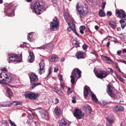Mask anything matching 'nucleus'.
Masks as SVG:
<instances>
[{"mask_svg": "<svg viewBox=\"0 0 126 126\" xmlns=\"http://www.w3.org/2000/svg\"><path fill=\"white\" fill-rule=\"evenodd\" d=\"M31 8L33 12L37 15L40 14L42 11L44 10V4L41 2H37L32 4Z\"/></svg>", "mask_w": 126, "mask_h": 126, "instance_id": "nucleus-1", "label": "nucleus"}, {"mask_svg": "<svg viewBox=\"0 0 126 126\" xmlns=\"http://www.w3.org/2000/svg\"><path fill=\"white\" fill-rule=\"evenodd\" d=\"M81 71H80L78 68L74 69L71 73L70 76L71 78V82L72 84V86L74 87V84L76 83V81L75 80V78L77 77V74H78L79 76L78 78H80L81 76Z\"/></svg>", "mask_w": 126, "mask_h": 126, "instance_id": "nucleus-2", "label": "nucleus"}, {"mask_svg": "<svg viewBox=\"0 0 126 126\" xmlns=\"http://www.w3.org/2000/svg\"><path fill=\"white\" fill-rule=\"evenodd\" d=\"M11 78L9 76H8L4 72L0 73V83L6 84L11 82Z\"/></svg>", "mask_w": 126, "mask_h": 126, "instance_id": "nucleus-3", "label": "nucleus"}, {"mask_svg": "<svg viewBox=\"0 0 126 126\" xmlns=\"http://www.w3.org/2000/svg\"><path fill=\"white\" fill-rule=\"evenodd\" d=\"M13 6V4H11L5 8L4 12L6 14V15L7 16L11 17L15 15L14 9Z\"/></svg>", "mask_w": 126, "mask_h": 126, "instance_id": "nucleus-4", "label": "nucleus"}, {"mask_svg": "<svg viewBox=\"0 0 126 126\" xmlns=\"http://www.w3.org/2000/svg\"><path fill=\"white\" fill-rule=\"evenodd\" d=\"M59 27V21L58 18L55 17L53 19L50 24V27L51 29L54 31L57 30Z\"/></svg>", "mask_w": 126, "mask_h": 126, "instance_id": "nucleus-5", "label": "nucleus"}, {"mask_svg": "<svg viewBox=\"0 0 126 126\" xmlns=\"http://www.w3.org/2000/svg\"><path fill=\"white\" fill-rule=\"evenodd\" d=\"M88 9L86 7L83 8L82 9H79L77 11V14L79 16L80 18L82 19V18L85 16L88 12Z\"/></svg>", "mask_w": 126, "mask_h": 126, "instance_id": "nucleus-6", "label": "nucleus"}, {"mask_svg": "<svg viewBox=\"0 0 126 126\" xmlns=\"http://www.w3.org/2000/svg\"><path fill=\"white\" fill-rule=\"evenodd\" d=\"M24 95L27 98L34 100L37 98L38 96V94L28 92L25 93Z\"/></svg>", "mask_w": 126, "mask_h": 126, "instance_id": "nucleus-7", "label": "nucleus"}, {"mask_svg": "<svg viewBox=\"0 0 126 126\" xmlns=\"http://www.w3.org/2000/svg\"><path fill=\"white\" fill-rule=\"evenodd\" d=\"M39 111L41 114V117L46 119H48V114L47 111L41 108H40Z\"/></svg>", "mask_w": 126, "mask_h": 126, "instance_id": "nucleus-8", "label": "nucleus"}, {"mask_svg": "<svg viewBox=\"0 0 126 126\" xmlns=\"http://www.w3.org/2000/svg\"><path fill=\"white\" fill-rule=\"evenodd\" d=\"M108 90L107 92L109 95L111 97L114 98L115 97V94L114 92L111 89L112 87L110 84L107 86Z\"/></svg>", "mask_w": 126, "mask_h": 126, "instance_id": "nucleus-9", "label": "nucleus"}, {"mask_svg": "<svg viewBox=\"0 0 126 126\" xmlns=\"http://www.w3.org/2000/svg\"><path fill=\"white\" fill-rule=\"evenodd\" d=\"M108 75L107 72L105 71H100L99 73L95 74L96 76L98 78L102 79L105 78Z\"/></svg>", "mask_w": 126, "mask_h": 126, "instance_id": "nucleus-10", "label": "nucleus"}, {"mask_svg": "<svg viewBox=\"0 0 126 126\" xmlns=\"http://www.w3.org/2000/svg\"><path fill=\"white\" fill-rule=\"evenodd\" d=\"M116 13L117 14V16L120 18H126V16L125 12L122 10H118L117 9L116 11Z\"/></svg>", "mask_w": 126, "mask_h": 126, "instance_id": "nucleus-11", "label": "nucleus"}, {"mask_svg": "<svg viewBox=\"0 0 126 126\" xmlns=\"http://www.w3.org/2000/svg\"><path fill=\"white\" fill-rule=\"evenodd\" d=\"M74 115L76 118L79 119L82 118V116L81 110L78 109L75 110L74 112Z\"/></svg>", "mask_w": 126, "mask_h": 126, "instance_id": "nucleus-12", "label": "nucleus"}, {"mask_svg": "<svg viewBox=\"0 0 126 126\" xmlns=\"http://www.w3.org/2000/svg\"><path fill=\"white\" fill-rule=\"evenodd\" d=\"M39 64L40 67V69L39 70L38 73L40 75H41L45 72V69L44 68L45 66L44 61L43 60H42L40 63H39Z\"/></svg>", "mask_w": 126, "mask_h": 126, "instance_id": "nucleus-13", "label": "nucleus"}, {"mask_svg": "<svg viewBox=\"0 0 126 126\" xmlns=\"http://www.w3.org/2000/svg\"><path fill=\"white\" fill-rule=\"evenodd\" d=\"M29 77L31 82H35L37 81L38 80L37 76L34 73H31L29 75Z\"/></svg>", "mask_w": 126, "mask_h": 126, "instance_id": "nucleus-14", "label": "nucleus"}, {"mask_svg": "<svg viewBox=\"0 0 126 126\" xmlns=\"http://www.w3.org/2000/svg\"><path fill=\"white\" fill-rule=\"evenodd\" d=\"M16 55L15 54H9L8 55L9 62L13 63H15Z\"/></svg>", "mask_w": 126, "mask_h": 126, "instance_id": "nucleus-15", "label": "nucleus"}, {"mask_svg": "<svg viewBox=\"0 0 126 126\" xmlns=\"http://www.w3.org/2000/svg\"><path fill=\"white\" fill-rule=\"evenodd\" d=\"M58 123L60 126H68V124H67L65 119H62L59 120Z\"/></svg>", "mask_w": 126, "mask_h": 126, "instance_id": "nucleus-16", "label": "nucleus"}, {"mask_svg": "<svg viewBox=\"0 0 126 126\" xmlns=\"http://www.w3.org/2000/svg\"><path fill=\"white\" fill-rule=\"evenodd\" d=\"M76 58L78 59L85 58L84 55V53L80 51H79L76 53Z\"/></svg>", "mask_w": 126, "mask_h": 126, "instance_id": "nucleus-17", "label": "nucleus"}, {"mask_svg": "<svg viewBox=\"0 0 126 126\" xmlns=\"http://www.w3.org/2000/svg\"><path fill=\"white\" fill-rule=\"evenodd\" d=\"M69 27L71 28L72 30L73 31V32L75 33L76 35L78 36H79V35L75 29V25L74 23L72 22L69 25H68Z\"/></svg>", "mask_w": 126, "mask_h": 126, "instance_id": "nucleus-18", "label": "nucleus"}, {"mask_svg": "<svg viewBox=\"0 0 126 126\" xmlns=\"http://www.w3.org/2000/svg\"><path fill=\"white\" fill-rule=\"evenodd\" d=\"M90 91L89 88L87 86H85L84 88V96L85 97L87 96L89 92Z\"/></svg>", "mask_w": 126, "mask_h": 126, "instance_id": "nucleus-19", "label": "nucleus"}, {"mask_svg": "<svg viewBox=\"0 0 126 126\" xmlns=\"http://www.w3.org/2000/svg\"><path fill=\"white\" fill-rule=\"evenodd\" d=\"M50 60L52 62H57L59 60L58 58L56 56H51L49 57Z\"/></svg>", "mask_w": 126, "mask_h": 126, "instance_id": "nucleus-20", "label": "nucleus"}, {"mask_svg": "<svg viewBox=\"0 0 126 126\" xmlns=\"http://www.w3.org/2000/svg\"><path fill=\"white\" fill-rule=\"evenodd\" d=\"M84 4L81 2H79L78 3L76 6V8L77 10H78V9L80 10L84 8Z\"/></svg>", "mask_w": 126, "mask_h": 126, "instance_id": "nucleus-21", "label": "nucleus"}, {"mask_svg": "<svg viewBox=\"0 0 126 126\" xmlns=\"http://www.w3.org/2000/svg\"><path fill=\"white\" fill-rule=\"evenodd\" d=\"M5 89L6 90L7 92L8 95V96L11 98L13 94V93L11 90L8 87H6Z\"/></svg>", "mask_w": 126, "mask_h": 126, "instance_id": "nucleus-22", "label": "nucleus"}, {"mask_svg": "<svg viewBox=\"0 0 126 126\" xmlns=\"http://www.w3.org/2000/svg\"><path fill=\"white\" fill-rule=\"evenodd\" d=\"M109 25L110 27L112 29H115L117 27L116 23L112 21H109Z\"/></svg>", "mask_w": 126, "mask_h": 126, "instance_id": "nucleus-23", "label": "nucleus"}, {"mask_svg": "<svg viewBox=\"0 0 126 126\" xmlns=\"http://www.w3.org/2000/svg\"><path fill=\"white\" fill-rule=\"evenodd\" d=\"M115 109L116 111H123L124 108L123 106L118 105L115 107Z\"/></svg>", "mask_w": 126, "mask_h": 126, "instance_id": "nucleus-24", "label": "nucleus"}, {"mask_svg": "<svg viewBox=\"0 0 126 126\" xmlns=\"http://www.w3.org/2000/svg\"><path fill=\"white\" fill-rule=\"evenodd\" d=\"M30 55L29 56V61L31 63H32L34 61V55L33 52L30 53Z\"/></svg>", "mask_w": 126, "mask_h": 126, "instance_id": "nucleus-25", "label": "nucleus"}, {"mask_svg": "<svg viewBox=\"0 0 126 126\" xmlns=\"http://www.w3.org/2000/svg\"><path fill=\"white\" fill-rule=\"evenodd\" d=\"M54 112L57 115H60L61 112V110L60 108L58 107H56L55 109Z\"/></svg>", "mask_w": 126, "mask_h": 126, "instance_id": "nucleus-26", "label": "nucleus"}, {"mask_svg": "<svg viewBox=\"0 0 126 126\" xmlns=\"http://www.w3.org/2000/svg\"><path fill=\"white\" fill-rule=\"evenodd\" d=\"M33 33V32H31V33H29L28 36V40L31 42L34 41V40L32 38V34Z\"/></svg>", "mask_w": 126, "mask_h": 126, "instance_id": "nucleus-27", "label": "nucleus"}, {"mask_svg": "<svg viewBox=\"0 0 126 126\" xmlns=\"http://www.w3.org/2000/svg\"><path fill=\"white\" fill-rule=\"evenodd\" d=\"M12 105H14L15 106H17L18 105H21L22 104L21 102L18 101H14L11 103Z\"/></svg>", "mask_w": 126, "mask_h": 126, "instance_id": "nucleus-28", "label": "nucleus"}, {"mask_svg": "<svg viewBox=\"0 0 126 126\" xmlns=\"http://www.w3.org/2000/svg\"><path fill=\"white\" fill-rule=\"evenodd\" d=\"M103 57L105 61H108V63L110 64L111 63V62L113 63V62L110 57L107 56H104Z\"/></svg>", "mask_w": 126, "mask_h": 126, "instance_id": "nucleus-29", "label": "nucleus"}, {"mask_svg": "<svg viewBox=\"0 0 126 126\" xmlns=\"http://www.w3.org/2000/svg\"><path fill=\"white\" fill-rule=\"evenodd\" d=\"M91 95L92 98L93 100L95 101L96 102H97L98 101V99L97 98L96 96L94 93H93L91 92Z\"/></svg>", "mask_w": 126, "mask_h": 126, "instance_id": "nucleus-30", "label": "nucleus"}, {"mask_svg": "<svg viewBox=\"0 0 126 126\" xmlns=\"http://www.w3.org/2000/svg\"><path fill=\"white\" fill-rule=\"evenodd\" d=\"M85 27L84 26H81L79 27V32L82 34H83L84 32L83 31L85 29Z\"/></svg>", "mask_w": 126, "mask_h": 126, "instance_id": "nucleus-31", "label": "nucleus"}, {"mask_svg": "<svg viewBox=\"0 0 126 126\" xmlns=\"http://www.w3.org/2000/svg\"><path fill=\"white\" fill-rule=\"evenodd\" d=\"M45 45L46 49H50L53 47V45L50 43L47 44Z\"/></svg>", "mask_w": 126, "mask_h": 126, "instance_id": "nucleus-32", "label": "nucleus"}, {"mask_svg": "<svg viewBox=\"0 0 126 126\" xmlns=\"http://www.w3.org/2000/svg\"><path fill=\"white\" fill-rule=\"evenodd\" d=\"M107 119L108 121V122H109V124H108L107 123V125L110 126L111 125V124L112 123L113 121V120L112 119V118H110V117H108L107 118Z\"/></svg>", "mask_w": 126, "mask_h": 126, "instance_id": "nucleus-33", "label": "nucleus"}, {"mask_svg": "<svg viewBox=\"0 0 126 126\" xmlns=\"http://www.w3.org/2000/svg\"><path fill=\"white\" fill-rule=\"evenodd\" d=\"M21 59L22 58L21 57L18 56L17 55H16V62H15V63L21 62Z\"/></svg>", "mask_w": 126, "mask_h": 126, "instance_id": "nucleus-34", "label": "nucleus"}, {"mask_svg": "<svg viewBox=\"0 0 126 126\" xmlns=\"http://www.w3.org/2000/svg\"><path fill=\"white\" fill-rule=\"evenodd\" d=\"M99 15L101 17H104L105 16V13L101 10H100L99 12Z\"/></svg>", "mask_w": 126, "mask_h": 126, "instance_id": "nucleus-35", "label": "nucleus"}, {"mask_svg": "<svg viewBox=\"0 0 126 126\" xmlns=\"http://www.w3.org/2000/svg\"><path fill=\"white\" fill-rule=\"evenodd\" d=\"M41 84V83L40 82H37L35 83H33L32 85L31 86L30 88L32 89H33L36 86Z\"/></svg>", "mask_w": 126, "mask_h": 126, "instance_id": "nucleus-36", "label": "nucleus"}, {"mask_svg": "<svg viewBox=\"0 0 126 126\" xmlns=\"http://www.w3.org/2000/svg\"><path fill=\"white\" fill-rule=\"evenodd\" d=\"M73 44L74 45H76V47H79V43L76 40H74L73 42Z\"/></svg>", "mask_w": 126, "mask_h": 126, "instance_id": "nucleus-37", "label": "nucleus"}, {"mask_svg": "<svg viewBox=\"0 0 126 126\" xmlns=\"http://www.w3.org/2000/svg\"><path fill=\"white\" fill-rule=\"evenodd\" d=\"M107 104L108 103H106V102L104 101H102L101 103V106L105 108H106L107 107Z\"/></svg>", "mask_w": 126, "mask_h": 126, "instance_id": "nucleus-38", "label": "nucleus"}, {"mask_svg": "<svg viewBox=\"0 0 126 126\" xmlns=\"http://www.w3.org/2000/svg\"><path fill=\"white\" fill-rule=\"evenodd\" d=\"M56 93H58L59 95L61 96H63V94L61 91V90L60 89H59V90Z\"/></svg>", "mask_w": 126, "mask_h": 126, "instance_id": "nucleus-39", "label": "nucleus"}, {"mask_svg": "<svg viewBox=\"0 0 126 126\" xmlns=\"http://www.w3.org/2000/svg\"><path fill=\"white\" fill-rule=\"evenodd\" d=\"M36 48L40 49H46L45 45H43L40 47H37Z\"/></svg>", "mask_w": 126, "mask_h": 126, "instance_id": "nucleus-40", "label": "nucleus"}, {"mask_svg": "<svg viewBox=\"0 0 126 126\" xmlns=\"http://www.w3.org/2000/svg\"><path fill=\"white\" fill-rule=\"evenodd\" d=\"M34 123L35 124H36V123H38V122H37L36 121H35L34 122H33V121H32V122H31V121H30L29 120H27V123L29 125H32V124Z\"/></svg>", "mask_w": 126, "mask_h": 126, "instance_id": "nucleus-41", "label": "nucleus"}, {"mask_svg": "<svg viewBox=\"0 0 126 126\" xmlns=\"http://www.w3.org/2000/svg\"><path fill=\"white\" fill-rule=\"evenodd\" d=\"M117 60L118 62H122L126 64V61L124 59H117Z\"/></svg>", "mask_w": 126, "mask_h": 126, "instance_id": "nucleus-42", "label": "nucleus"}, {"mask_svg": "<svg viewBox=\"0 0 126 126\" xmlns=\"http://www.w3.org/2000/svg\"><path fill=\"white\" fill-rule=\"evenodd\" d=\"M9 121L11 126H17L14 122H12L11 120H9Z\"/></svg>", "mask_w": 126, "mask_h": 126, "instance_id": "nucleus-43", "label": "nucleus"}, {"mask_svg": "<svg viewBox=\"0 0 126 126\" xmlns=\"http://www.w3.org/2000/svg\"><path fill=\"white\" fill-rule=\"evenodd\" d=\"M66 22L67 23L68 25H69L72 22V21L71 20L69 19L68 18L66 19Z\"/></svg>", "mask_w": 126, "mask_h": 126, "instance_id": "nucleus-44", "label": "nucleus"}, {"mask_svg": "<svg viewBox=\"0 0 126 126\" xmlns=\"http://www.w3.org/2000/svg\"><path fill=\"white\" fill-rule=\"evenodd\" d=\"M86 108L88 110L89 113H91V109L90 107L88 105H87Z\"/></svg>", "mask_w": 126, "mask_h": 126, "instance_id": "nucleus-45", "label": "nucleus"}, {"mask_svg": "<svg viewBox=\"0 0 126 126\" xmlns=\"http://www.w3.org/2000/svg\"><path fill=\"white\" fill-rule=\"evenodd\" d=\"M52 67H50L48 69V73L47 75V76H48L50 74H51V70L52 69Z\"/></svg>", "mask_w": 126, "mask_h": 126, "instance_id": "nucleus-46", "label": "nucleus"}, {"mask_svg": "<svg viewBox=\"0 0 126 126\" xmlns=\"http://www.w3.org/2000/svg\"><path fill=\"white\" fill-rule=\"evenodd\" d=\"M107 71L109 73H112L113 72V71L112 69L110 68H108L107 69Z\"/></svg>", "mask_w": 126, "mask_h": 126, "instance_id": "nucleus-47", "label": "nucleus"}, {"mask_svg": "<svg viewBox=\"0 0 126 126\" xmlns=\"http://www.w3.org/2000/svg\"><path fill=\"white\" fill-rule=\"evenodd\" d=\"M87 46L85 44H84L82 46V48L84 50H85L87 48Z\"/></svg>", "mask_w": 126, "mask_h": 126, "instance_id": "nucleus-48", "label": "nucleus"}, {"mask_svg": "<svg viewBox=\"0 0 126 126\" xmlns=\"http://www.w3.org/2000/svg\"><path fill=\"white\" fill-rule=\"evenodd\" d=\"M107 14L108 16H110L112 14V13L108 11L107 12Z\"/></svg>", "mask_w": 126, "mask_h": 126, "instance_id": "nucleus-49", "label": "nucleus"}, {"mask_svg": "<svg viewBox=\"0 0 126 126\" xmlns=\"http://www.w3.org/2000/svg\"><path fill=\"white\" fill-rule=\"evenodd\" d=\"M59 90V89H57L55 86H54L53 89V90L56 93H57Z\"/></svg>", "mask_w": 126, "mask_h": 126, "instance_id": "nucleus-50", "label": "nucleus"}, {"mask_svg": "<svg viewBox=\"0 0 126 126\" xmlns=\"http://www.w3.org/2000/svg\"><path fill=\"white\" fill-rule=\"evenodd\" d=\"M126 25V24L125 23H123V24H121V27L122 29H124L125 28Z\"/></svg>", "mask_w": 126, "mask_h": 126, "instance_id": "nucleus-51", "label": "nucleus"}, {"mask_svg": "<svg viewBox=\"0 0 126 126\" xmlns=\"http://www.w3.org/2000/svg\"><path fill=\"white\" fill-rule=\"evenodd\" d=\"M55 102L54 103L55 104H57L59 102V100L57 98H56L55 100Z\"/></svg>", "mask_w": 126, "mask_h": 126, "instance_id": "nucleus-52", "label": "nucleus"}, {"mask_svg": "<svg viewBox=\"0 0 126 126\" xmlns=\"http://www.w3.org/2000/svg\"><path fill=\"white\" fill-rule=\"evenodd\" d=\"M106 4V2H104L103 4V6L102 7V8L103 9H104L105 7V6Z\"/></svg>", "mask_w": 126, "mask_h": 126, "instance_id": "nucleus-53", "label": "nucleus"}, {"mask_svg": "<svg viewBox=\"0 0 126 126\" xmlns=\"http://www.w3.org/2000/svg\"><path fill=\"white\" fill-rule=\"evenodd\" d=\"M120 23L121 24H123L124 23V22H125L124 20L123 19H121L119 21Z\"/></svg>", "mask_w": 126, "mask_h": 126, "instance_id": "nucleus-54", "label": "nucleus"}, {"mask_svg": "<svg viewBox=\"0 0 126 126\" xmlns=\"http://www.w3.org/2000/svg\"><path fill=\"white\" fill-rule=\"evenodd\" d=\"M1 70L3 71L7 72V70L6 68L5 67H4L3 68L1 69Z\"/></svg>", "mask_w": 126, "mask_h": 126, "instance_id": "nucleus-55", "label": "nucleus"}, {"mask_svg": "<svg viewBox=\"0 0 126 126\" xmlns=\"http://www.w3.org/2000/svg\"><path fill=\"white\" fill-rule=\"evenodd\" d=\"M58 70V68L57 67H55L54 69V71L56 72Z\"/></svg>", "mask_w": 126, "mask_h": 126, "instance_id": "nucleus-56", "label": "nucleus"}, {"mask_svg": "<svg viewBox=\"0 0 126 126\" xmlns=\"http://www.w3.org/2000/svg\"><path fill=\"white\" fill-rule=\"evenodd\" d=\"M121 50H119L117 52V53L119 55H120L121 53Z\"/></svg>", "mask_w": 126, "mask_h": 126, "instance_id": "nucleus-57", "label": "nucleus"}, {"mask_svg": "<svg viewBox=\"0 0 126 126\" xmlns=\"http://www.w3.org/2000/svg\"><path fill=\"white\" fill-rule=\"evenodd\" d=\"M68 93L69 92V93H70L72 92V91L71 89L69 88L68 89Z\"/></svg>", "mask_w": 126, "mask_h": 126, "instance_id": "nucleus-58", "label": "nucleus"}, {"mask_svg": "<svg viewBox=\"0 0 126 126\" xmlns=\"http://www.w3.org/2000/svg\"><path fill=\"white\" fill-rule=\"evenodd\" d=\"M72 29L69 27L67 29V32H69L71 31Z\"/></svg>", "mask_w": 126, "mask_h": 126, "instance_id": "nucleus-59", "label": "nucleus"}, {"mask_svg": "<svg viewBox=\"0 0 126 126\" xmlns=\"http://www.w3.org/2000/svg\"><path fill=\"white\" fill-rule=\"evenodd\" d=\"M110 43L109 42H108V43H107L106 46L107 47H109V46L110 45Z\"/></svg>", "mask_w": 126, "mask_h": 126, "instance_id": "nucleus-60", "label": "nucleus"}, {"mask_svg": "<svg viewBox=\"0 0 126 126\" xmlns=\"http://www.w3.org/2000/svg\"><path fill=\"white\" fill-rule=\"evenodd\" d=\"M116 77L117 78L119 79V78H120V77L118 76L117 74L115 73Z\"/></svg>", "mask_w": 126, "mask_h": 126, "instance_id": "nucleus-61", "label": "nucleus"}, {"mask_svg": "<svg viewBox=\"0 0 126 126\" xmlns=\"http://www.w3.org/2000/svg\"><path fill=\"white\" fill-rule=\"evenodd\" d=\"M72 102L73 103H75L76 102V100L74 99H73L72 100Z\"/></svg>", "mask_w": 126, "mask_h": 126, "instance_id": "nucleus-62", "label": "nucleus"}, {"mask_svg": "<svg viewBox=\"0 0 126 126\" xmlns=\"http://www.w3.org/2000/svg\"><path fill=\"white\" fill-rule=\"evenodd\" d=\"M121 126H126L124 123L122 122L121 124Z\"/></svg>", "mask_w": 126, "mask_h": 126, "instance_id": "nucleus-63", "label": "nucleus"}, {"mask_svg": "<svg viewBox=\"0 0 126 126\" xmlns=\"http://www.w3.org/2000/svg\"><path fill=\"white\" fill-rule=\"evenodd\" d=\"M123 53H126V49H124L123 50Z\"/></svg>", "mask_w": 126, "mask_h": 126, "instance_id": "nucleus-64", "label": "nucleus"}]
</instances>
